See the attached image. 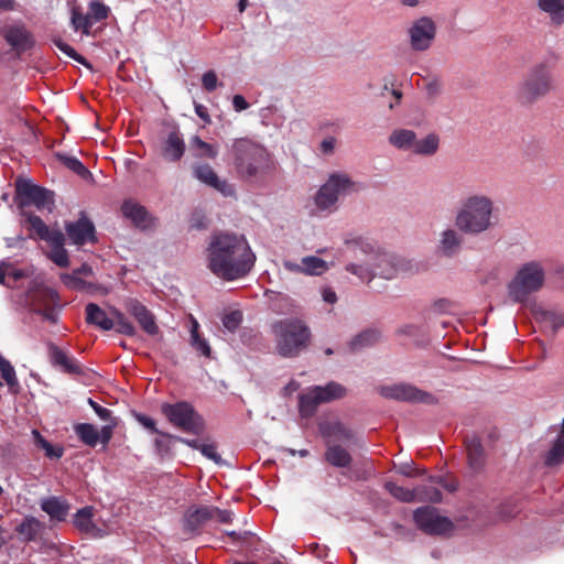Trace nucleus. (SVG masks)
Returning a JSON list of instances; mask_svg holds the SVG:
<instances>
[{"instance_id": "60", "label": "nucleus", "mask_w": 564, "mask_h": 564, "mask_svg": "<svg viewBox=\"0 0 564 564\" xmlns=\"http://www.w3.org/2000/svg\"><path fill=\"white\" fill-rule=\"evenodd\" d=\"M96 414L105 422H117V420L111 415V411L107 408H96Z\"/></svg>"}, {"instance_id": "8", "label": "nucleus", "mask_w": 564, "mask_h": 564, "mask_svg": "<svg viewBox=\"0 0 564 564\" xmlns=\"http://www.w3.org/2000/svg\"><path fill=\"white\" fill-rule=\"evenodd\" d=\"M389 143L401 151L411 152L414 155L430 158L435 155L441 145V137L437 132H429L421 139L411 129H394L389 135Z\"/></svg>"}, {"instance_id": "45", "label": "nucleus", "mask_w": 564, "mask_h": 564, "mask_svg": "<svg viewBox=\"0 0 564 564\" xmlns=\"http://www.w3.org/2000/svg\"><path fill=\"white\" fill-rule=\"evenodd\" d=\"M384 487L391 496L404 502L413 501L416 496L415 491L401 487L392 481H388Z\"/></svg>"}, {"instance_id": "27", "label": "nucleus", "mask_w": 564, "mask_h": 564, "mask_svg": "<svg viewBox=\"0 0 564 564\" xmlns=\"http://www.w3.org/2000/svg\"><path fill=\"white\" fill-rule=\"evenodd\" d=\"M536 6L550 17L553 24L564 23V0H536Z\"/></svg>"}, {"instance_id": "36", "label": "nucleus", "mask_w": 564, "mask_h": 564, "mask_svg": "<svg viewBox=\"0 0 564 564\" xmlns=\"http://www.w3.org/2000/svg\"><path fill=\"white\" fill-rule=\"evenodd\" d=\"M75 432L83 443L96 446L99 441L98 430L88 423H80L75 426Z\"/></svg>"}, {"instance_id": "5", "label": "nucleus", "mask_w": 564, "mask_h": 564, "mask_svg": "<svg viewBox=\"0 0 564 564\" xmlns=\"http://www.w3.org/2000/svg\"><path fill=\"white\" fill-rule=\"evenodd\" d=\"M361 189L360 183L346 172H333L312 196L310 214L315 217H327L339 208L340 196L350 195Z\"/></svg>"}, {"instance_id": "2", "label": "nucleus", "mask_w": 564, "mask_h": 564, "mask_svg": "<svg viewBox=\"0 0 564 564\" xmlns=\"http://www.w3.org/2000/svg\"><path fill=\"white\" fill-rule=\"evenodd\" d=\"M205 259L214 275L225 281H235L251 271L256 254L243 235L217 232L209 239Z\"/></svg>"}, {"instance_id": "62", "label": "nucleus", "mask_w": 564, "mask_h": 564, "mask_svg": "<svg viewBox=\"0 0 564 564\" xmlns=\"http://www.w3.org/2000/svg\"><path fill=\"white\" fill-rule=\"evenodd\" d=\"M322 297L328 304H334L337 301V295H336L335 291L330 288L322 289Z\"/></svg>"}, {"instance_id": "37", "label": "nucleus", "mask_w": 564, "mask_h": 564, "mask_svg": "<svg viewBox=\"0 0 564 564\" xmlns=\"http://www.w3.org/2000/svg\"><path fill=\"white\" fill-rule=\"evenodd\" d=\"M65 237L62 234L61 242H47L52 250L50 252V259L58 267L66 268L69 264L68 253L64 249Z\"/></svg>"}, {"instance_id": "30", "label": "nucleus", "mask_w": 564, "mask_h": 564, "mask_svg": "<svg viewBox=\"0 0 564 564\" xmlns=\"http://www.w3.org/2000/svg\"><path fill=\"white\" fill-rule=\"evenodd\" d=\"M319 430L324 436L334 440H350L352 437L351 431L337 420L321 423Z\"/></svg>"}, {"instance_id": "33", "label": "nucleus", "mask_w": 564, "mask_h": 564, "mask_svg": "<svg viewBox=\"0 0 564 564\" xmlns=\"http://www.w3.org/2000/svg\"><path fill=\"white\" fill-rule=\"evenodd\" d=\"M42 529L41 522L33 518H25L15 529L22 541L29 542L36 539Z\"/></svg>"}, {"instance_id": "29", "label": "nucleus", "mask_w": 564, "mask_h": 564, "mask_svg": "<svg viewBox=\"0 0 564 564\" xmlns=\"http://www.w3.org/2000/svg\"><path fill=\"white\" fill-rule=\"evenodd\" d=\"M41 508L52 520L56 521L65 520L69 510V506L64 500L56 497L42 500Z\"/></svg>"}, {"instance_id": "18", "label": "nucleus", "mask_w": 564, "mask_h": 564, "mask_svg": "<svg viewBox=\"0 0 564 564\" xmlns=\"http://www.w3.org/2000/svg\"><path fill=\"white\" fill-rule=\"evenodd\" d=\"M124 307L147 334L151 336L159 334L154 315L142 303L135 299H129L126 301Z\"/></svg>"}, {"instance_id": "21", "label": "nucleus", "mask_w": 564, "mask_h": 564, "mask_svg": "<svg viewBox=\"0 0 564 564\" xmlns=\"http://www.w3.org/2000/svg\"><path fill=\"white\" fill-rule=\"evenodd\" d=\"M185 152V143L181 133L176 130L171 131L164 138L160 145V153L167 162H177Z\"/></svg>"}, {"instance_id": "39", "label": "nucleus", "mask_w": 564, "mask_h": 564, "mask_svg": "<svg viewBox=\"0 0 564 564\" xmlns=\"http://www.w3.org/2000/svg\"><path fill=\"white\" fill-rule=\"evenodd\" d=\"M61 280L65 286L72 290L88 291L93 286L90 282L86 281L82 275H78L76 271H73L72 273H62Z\"/></svg>"}, {"instance_id": "41", "label": "nucleus", "mask_w": 564, "mask_h": 564, "mask_svg": "<svg viewBox=\"0 0 564 564\" xmlns=\"http://www.w3.org/2000/svg\"><path fill=\"white\" fill-rule=\"evenodd\" d=\"M72 24L76 31H83L84 34H89L91 26L95 24L89 14H83L79 10L73 9Z\"/></svg>"}, {"instance_id": "1", "label": "nucleus", "mask_w": 564, "mask_h": 564, "mask_svg": "<svg viewBox=\"0 0 564 564\" xmlns=\"http://www.w3.org/2000/svg\"><path fill=\"white\" fill-rule=\"evenodd\" d=\"M346 245L360 261L348 263L346 271L362 282L370 283L375 278L394 280L415 272L416 267L412 260L383 251L370 239L357 237L347 240Z\"/></svg>"}, {"instance_id": "48", "label": "nucleus", "mask_w": 564, "mask_h": 564, "mask_svg": "<svg viewBox=\"0 0 564 564\" xmlns=\"http://www.w3.org/2000/svg\"><path fill=\"white\" fill-rule=\"evenodd\" d=\"M0 371L3 380L7 382L9 387L18 384L14 368L3 357H0Z\"/></svg>"}, {"instance_id": "46", "label": "nucleus", "mask_w": 564, "mask_h": 564, "mask_svg": "<svg viewBox=\"0 0 564 564\" xmlns=\"http://www.w3.org/2000/svg\"><path fill=\"white\" fill-rule=\"evenodd\" d=\"M87 13L96 23L108 17L109 8L101 0H91Z\"/></svg>"}, {"instance_id": "19", "label": "nucleus", "mask_w": 564, "mask_h": 564, "mask_svg": "<svg viewBox=\"0 0 564 564\" xmlns=\"http://www.w3.org/2000/svg\"><path fill=\"white\" fill-rule=\"evenodd\" d=\"M194 175L199 182L213 187L224 196H232L235 194V187L226 180H221L208 164L196 165L194 167Z\"/></svg>"}, {"instance_id": "64", "label": "nucleus", "mask_w": 564, "mask_h": 564, "mask_svg": "<svg viewBox=\"0 0 564 564\" xmlns=\"http://www.w3.org/2000/svg\"><path fill=\"white\" fill-rule=\"evenodd\" d=\"M199 324L194 316H189V333L191 338L199 335Z\"/></svg>"}, {"instance_id": "50", "label": "nucleus", "mask_w": 564, "mask_h": 564, "mask_svg": "<svg viewBox=\"0 0 564 564\" xmlns=\"http://www.w3.org/2000/svg\"><path fill=\"white\" fill-rule=\"evenodd\" d=\"M192 347L205 357H210L212 349L209 344L200 335L191 338Z\"/></svg>"}, {"instance_id": "11", "label": "nucleus", "mask_w": 564, "mask_h": 564, "mask_svg": "<svg viewBox=\"0 0 564 564\" xmlns=\"http://www.w3.org/2000/svg\"><path fill=\"white\" fill-rule=\"evenodd\" d=\"M406 35L412 51L426 52L435 42L437 35L436 22L429 15H421L411 22Z\"/></svg>"}, {"instance_id": "4", "label": "nucleus", "mask_w": 564, "mask_h": 564, "mask_svg": "<svg viewBox=\"0 0 564 564\" xmlns=\"http://www.w3.org/2000/svg\"><path fill=\"white\" fill-rule=\"evenodd\" d=\"M498 221L495 200L487 194L473 193L465 196L455 213L454 224L468 236H480L495 228Z\"/></svg>"}, {"instance_id": "26", "label": "nucleus", "mask_w": 564, "mask_h": 564, "mask_svg": "<svg viewBox=\"0 0 564 564\" xmlns=\"http://www.w3.org/2000/svg\"><path fill=\"white\" fill-rule=\"evenodd\" d=\"M215 507L210 506H193L185 513V524L195 530L199 525L214 519Z\"/></svg>"}, {"instance_id": "54", "label": "nucleus", "mask_w": 564, "mask_h": 564, "mask_svg": "<svg viewBox=\"0 0 564 564\" xmlns=\"http://www.w3.org/2000/svg\"><path fill=\"white\" fill-rule=\"evenodd\" d=\"M337 144V140L335 137L328 135L324 138L319 144V151L324 155H330L334 153Z\"/></svg>"}, {"instance_id": "31", "label": "nucleus", "mask_w": 564, "mask_h": 564, "mask_svg": "<svg viewBox=\"0 0 564 564\" xmlns=\"http://www.w3.org/2000/svg\"><path fill=\"white\" fill-rule=\"evenodd\" d=\"M326 460L336 467H348L352 460L351 455L339 445H329L325 453Z\"/></svg>"}, {"instance_id": "28", "label": "nucleus", "mask_w": 564, "mask_h": 564, "mask_svg": "<svg viewBox=\"0 0 564 564\" xmlns=\"http://www.w3.org/2000/svg\"><path fill=\"white\" fill-rule=\"evenodd\" d=\"M86 319L104 330H110L115 327L112 318L108 317L106 312L97 304L89 303L86 306Z\"/></svg>"}, {"instance_id": "51", "label": "nucleus", "mask_w": 564, "mask_h": 564, "mask_svg": "<svg viewBox=\"0 0 564 564\" xmlns=\"http://www.w3.org/2000/svg\"><path fill=\"white\" fill-rule=\"evenodd\" d=\"M199 452L208 459L219 464L221 462L220 455L217 453V447L213 443H204L199 447Z\"/></svg>"}, {"instance_id": "22", "label": "nucleus", "mask_w": 564, "mask_h": 564, "mask_svg": "<svg viewBox=\"0 0 564 564\" xmlns=\"http://www.w3.org/2000/svg\"><path fill=\"white\" fill-rule=\"evenodd\" d=\"M22 214L26 217L25 225L31 231V237L36 236L39 239L46 242H61L62 231L51 230L39 216L28 215L24 210Z\"/></svg>"}, {"instance_id": "24", "label": "nucleus", "mask_w": 564, "mask_h": 564, "mask_svg": "<svg viewBox=\"0 0 564 564\" xmlns=\"http://www.w3.org/2000/svg\"><path fill=\"white\" fill-rule=\"evenodd\" d=\"M122 214L126 218L130 219L131 223L141 229H149L154 226V219L148 213V210L140 204L128 200L122 204Z\"/></svg>"}, {"instance_id": "16", "label": "nucleus", "mask_w": 564, "mask_h": 564, "mask_svg": "<svg viewBox=\"0 0 564 564\" xmlns=\"http://www.w3.org/2000/svg\"><path fill=\"white\" fill-rule=\"evenodd\" d=\"M463 232L457 227H446L440 234L436 243V252L441 257L452 258L459 253L464 243Z\"/></svg>"}, {"instance_id": "53", "label": "nucleus", "mask_w": 564, "mask_h": 564, "mask_svg": "<svg viewBox=\"0 0 564 564\" xmlns=\"http://www.w3.org/2000/svg\"><path fill=\"white\" fill-rule=\"evenodd\" d=\"M217 83H218V79H217V75L214 70H208L206 72L203 77H202V84H203V87L207 90V91H213L216 89L217 87Z\"/></svg>"}, {"instance_id": "13", "label": "nucleus", "mask_w": 564, "mask_h": 564, "mask_svg": "<svg viewBox=\"0 0 564 564\" xmlns=\"http://www.w3.org/2000/svg\"><path fill=\"white\" fill-rule=\"evenodd\" d=\"M345 393V388L335 382L324 387L316 386L300 397V412L303 416H310L318 404L340 399Z\"/></svg>"}, {"instance_id": "6", "label": "nucleus", "mask_w": 564, "mask_h": 564, "mask_svg": "<svg viewBox=\"0 0 564 564\" xmlns=\"http://www.w3.org/2000/svg\"><path fill=\"white\" fill-rule=\"evenodd\" d=\"M555 87L554 72L551 64H534L518 84L516 99L522 106H532L545 98Z\"/></svg>"}, {"instance_id": "44", "label": "nucleus", "mask_w": 564, "mask_h": 564, "mask_svg": "<svg viewBox=\"0 0 564 564\" xmlns=\"http://www.w3.org/2000/svg\"><path fill=\"white\" fill-rule=\"evenodd\" d=\"M53 360L67 372L78 373L80 371L79 365L59 349L53 351Z\"/></svg>"}, {"instance_id": "14", "label": "nucleus", "mask_w": 564, "mask_h": 564, "mask_svg": "<svg viewBox=\"0 0 564 564\" xmlns=\"http://www.w3.org/2000/svg\"><path fill=\"white\" fill-rule=\"evenodd\" d=\"M161 412L171 424L185 432H197L202 425L199 415L187 402L164 403L161 405Z\"/></svg>"}, {"instance_id": "49", "label": "nucleus", "mask_w": 564, "mask_h": 564, "mask_svg": "<svg viewBox=\"0 0 564 564\" xmlns=\"http://www.w3.org/2000/svg\"><path fill=\"white\" fill-rule=\"evenodd\" d=\"M242 321V314L240 311H230L225 313L223 317V325L230 332L236 330Z\"/></svg>"}, {"instance_id": "40", "label": "nucleus", "mask_w": 564, "mask_h": 564, "mask_svg": "<svg viewBox=\"0 0 564 564\" xmlns=\"http://www.w3.org/2000/svg\"><path fill=\"white\" fill-rule=\"evenodd\" d=\"M56 158L66 167H68L79 176L86 178L90 175V172L84 166V164L78 159L63 153H57Z\"/></svg>"}, {"instance_id": "38", "label": "nucleus", "mask_w": 564, "mask_h": 564, "mask_svg": "<svg viewBox=\"0 0 564 564\" xmlns=\"http://www.w3.org/2000/svg\"><path fill=\"white\" fill-rule=\"evenodd\" d=\"M112 321L115 322V329L126 336L135 335V327L133 324L124 316L122 312L117 308L111 311Z\"/></svg>"}, {"instance_id": "58", "label": "nucleus", "mask_w": 564, "mask_h": 564, "mask_svg": "<svg viewBox=\"0 0 564 564\" xmlns=\"http://www.w3.org/2000/svg\"><path fill=\"white\" fill-rule=\"evenodd\" d=\"M303 267V261L301 260V262H294L292 260H284L283 261V268L291 272V273H301V274H304V269L302 268Z\"/></svg>"}, {"instance_id": "9", "label": "nucleus", "mask_w": 564, "mask_h": 564, "mask_svg": "<svg viewBox=\"0 0 564 564\" xmlns=\"http://www.w3.org/2000/svg\"><path fill=\"white\" fill-rule=\"evenodd\" d=\"M276 338V349L284 357L297 355L307 344L310 333L307 327L297 319H285L273 326Z\"/></svg>"}, {"instance_id": "34", "label": "nucleus", "mask_w": 564, "mask_h": 564, "mask_svg": "<svg viewBox=\"0 0 564 564\" xmlns=\"http://www.w3.org/2000/svg\"><path fill=\"white\" fill-rule=\"evenodd\" d=\"M303 269L305 275H322L327 272L330 268V264L325 260L316 257V256H307L302 258Z\"/></svg>"}, {"instance_id": "56", "label": "nucleus", "mask_w": 564, "mask_h": 564, "mask_svg": "<svg viewBox=\"0 0 564 564\" xmlns=\"http://www.w3.org/2000/svg\"><path fill=\"white\" fill-rule=\"evenodd\" d=\"M116 425H117V422H111L101 427V430L99 432V438L102 444L106 445L109 443V441L112 437V431L116 427Z\"/></svg>"}, {"instance_id": "63", "label": "nucleus", "mask_w": 564, "mask_h": 564, "mask_svg": "<svg viewBox=\"0 0 564 564\" xmlns=\"http://www.w3.org/2000/svg\"><path fill=\"white\" fill-rule=\"evenodd\" d=\"M402 7L405 8H417L420 6H425L431 2V0H398Z\"/></svg>"}, {"instance_id": "47", "label": "nucleus", "mask_w": 564, "mask_h": 564, "mask_svg": "<svg viewBox=\"0 0 564 564\" xmlns=\"http://www.w3.org/2000/svg\"><path fill=\"white\" fill-rule=\"evenodd\" d=\"M36 444L45 451V455L50 458H59L63 455L62 447H55L50 444L37 431H33Z\"/></svg>"}, {"instance_id": "57", "label": "nucleus", "mask_w": 564, "mask_h": 564, "mask_svg": "<svg viewBox=\"0 0 564 564\" xmlns=\"http://www.w3.org/2000/svg\"><path fill=\"white\" fill-rule=\"evenodd\" d=\"M55 44L58 47V50L62 51L63 53H65L67 56L72 57V58H74L76 61L80 59V57L76 53V51L72 46H69L68 44L64 43L61 40L55 41Z\"/></svg>"}, {"instance_id": "59", "label": "nucleus", "mask_w": 564, "mask_h": 564, "mask_svg": "<svg viewBox=\"0 0 564 564\" xmlns=\"http://www.w3.org/2000/svg\"><path fill=\"white\" fill-rule=\"evenodd\" d=\"M232 106L236 111L240 112L242 110H246L249 107V104L246 101L243 96L235 95L232 98Z\"/></svg>"}, {"instance_id": "20", "label": "nucleus", "mask_w": 564, "mask_h": 564, "mask_svg": "<svg viewBox=\"0 0 564 564\" xmlns=\"http://www.w3.org/2000/svg\"><path fill=\"white\" fill-rule=\"evenodd\" d=\"M65 230L74 245L80 246L95 241V227L86 217H82L75 223H68Z\"/></svg>"}, {"instance_id": "42", "label": "nucleus", "mask_w": 564, "mask_h": 564, "mask_svg": "<svg viewBox=\"0 0 564 564\" xmlns=\"http://www.w3.org/2000/svg\"><path fill=\"white\" fill-rule=\"evenodd\" d=\"M564 462V436H558L550 452L547 453L545 463L549 466L558 465Z\"/></svg>"}, {"instance_id": "12", "label": "nucleus", "mask_w": 564, "mask_h": 564, "mask_svg": "<svg viewBox=\"0 0 564 564\" xmlns=\"http://www.w3.org/2000/svg\"><path fill=\"white\" fill-rule=\"evenodd\" d=\"M15 200L21 209L34 205L39 209L51 212L54 205L52 192L23 178H19L15 182Z\"/></svg>"}, {"instance_id": "7", "label": "nucleus", "mask_w": 564, "mask_h": 564, "mask_svg": "<svg viewBox=\"0 0 564 564\" xmlns=\"http://www.w3.org/2000/svg\"><path fill=\"white\" fill-rule=\"evenodd\" d=\"M545 279L546 272L542 262L531 260L522 263L508 284L509 297L518 303L527 302L531 294L543 289Z\"/></svg>"}, {"instance_id": "15", "label": "nucleus", "mask_w": 564, "mask_h": 564, "mask_svg": "<svg viewBox=\"0 0 564 564\" xmlns=\"http://www.w3.org/2000/svg\"><path fill=\"white\" fill-rule=\"evenodd\" d=\"M416 525L429 534H443L452 530V522L442 517L435 508L423 507L414 512Z\"/></svg>"}, {"instance_id": "61", "label": "nucleus", "mask_w": 564, "mask_h": 564, "mask_svg": "<svg viewBox=\"0 0 564 564\" xmlns=\"http://www.w3.org/2000/svg\"><path fill=\"white\" fill-rule=\"evenodd\" d=\"M221 523H228L231 521V513L226 510H220L216 508V512H214V519Z\"/></svg>"}, {"instance_id": "10", "label": "nucleus", "mask_w": 564, "mask_h": 564, "mask_svg": "<svg viewBox=\"0 0 564 564\" xmlns=\"http://www.w3.org/2000/svg\"><path fill=\"white\" fill-rule=\"evenodd\" d=\"M58 294L55 290L34 282L26 293V304L45 319L55 323L57 313L55 306L58 304Z\"/></svg>"}, {"instance_id": "43", "label": "nucleus", "mask_w": 564, "mask_h": 564, "mask_svg": "<svg viewBox=\"0 0 564 564\" xmlns=\"http://www.w3.org/2000/svg\"><path fill=\"white\" fill-rule=\"evenodd\" d=\"M380 337V334L375 329H367L358 334L351 340V347L354 349L364 348L375 344Z\"/></svg>"}, {"instance_id": "17", "label": "nucleus", "mask_w": 564, "mask_h": 564, "mask_svg": "<svg viewBox=\"0 0 564 564\" xmlns=\"http://www.w3.org/2000/svg\"><path fill=\"white\" fill-rule=\"evenodd\" d=\"M380 394L388 399L412 402H431L432 395L409 384H392L380 388Z\"/></svg>"}, {"instance_id": "3", "label": "nucleus", "mask_w": 564, "mask_h": 564, "mask_svg": "<svg viewBox=\"0 0 564 564\" xmlns=\"http://www.w3.org/2000/svg\"><path fill=\"white\" fill-rule=\"evenodd\" d=\"M230 156L237 177L245 182H261L276 170L270 151L248 138L232 140Z\"/></svg>"}, {"instance_id": "32", "label": "nucleus", "mask_w": 564, "mask_h": 564, "mask_svg": "<svg viewBox=\"0 0 564 564\" xmlns=\"http://www.w3.org/2000/svg\"><path fill=\"white\" fill-rule=\"evenodd\" d=\"M189 149L194 156L199 159H215L218 155V148L214 144L203 141L198 135L191 138Z\"/></svg>"}, {"instance_id": "23", "label": "nucleus", "mask_w": 564, "mask_h": 564, "mask_svg": "<svg viewBox=\"0 0 564 564\" xmlns=\"http://www.w3.org/2000/svg\"><path fill=\"white\" fill-rule=\"evenodd\" d=\"M74 524L80 532L91 538H104L108 533L107 530L99 528L94 522V509L91 507L79 509L75 514Z\"/></svg>"}, {"instance_id": "35", "label": "nucleus", "mask_w": 564, "mask_h": 564, "mask_svg": "<svg viewBox=\"0 0 564 564\" xmlns=\"http://www.w3.org/2000/svg\"><path fill=\"white\" fill-rule=\"evenodd\" d=\"M466 449L468 455L469 465L474 469H478L482 465L484 449L480 441L477 437H473L467 441Z\"/></svg>"}, {"instance_id": "55", "label": "nucleus", "mask_w": 564, "mask_h": 564, "mask_svg": "<svg viewBox=\"0 0 564 564\" xmlns=\"http://www.w3.org/2000/svg\"><path fill=\"white\" fill-rule=\"evenodd\" d=\"M135 420L147 430L156 433L159 430L156 429L155 422L150 416H147L141 413L134 414Z\"/></svg>"}, {"instance_id": "52", "label": "nucleus", "mask_w": 564, "mask_h": 564, "mask_svg": "<svg viewBox=\"0 0 564 564\" xmlns=\"http://www.w3.org/2000/svg\"><path fill=\"white\" fill-rule=\"evenodd\" d=\"M156 434L158 437L154 440L155 447L160 453L167 452L170 447V441L175 437L161 431H158Z\"/></svg>"}, {"instance_id": "25", "label": "nucleus", "mask_w": 564, "mask_h": 564, "mask_svg": "<svg viewBox=\"0 0 564 564\" xmlns=\"http://www.w3.org/2000/svg\"><path fill=\"white\" fill-rule=\"evenodd\" d=\"M3 36L14 50L25 51L32 45L30 33L22 25H10L4 29Z\"/></svg>"}]
</instances>
